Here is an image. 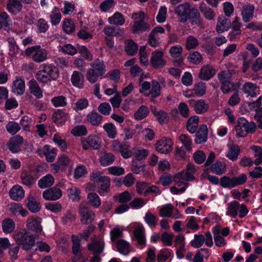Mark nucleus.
<instances>
[{"label":"nucleus","instance_id":"obj_26","mask_svg":"<svg viewBox=\"0 0 262 262\" xmlns=\"http://www.w3.org/2000/svg\"><path fill=\"white\" fill-rule=\"evenodd\" d=\"M258 87L256 84L251 82H246L243 86V90L244 93L247 95V96L254 97L256 96L258 92Z\"/></svg>","mask_w":262,"mask_h":262},{"label":"nucleus","instance_id":"obj_42","mask_svg":"<svg viewBox=\"0 0 262 262\" xmlns=\"http://www.w3.org/2000/svg\"><path fill=\"white\" fill-rule=\"evenodd\" d=\"M28 200L27 207L31 212L36 213L40 210L41 206L35 199L33 197H28Z\"/></svg>","mask_w":262,"mask_h":262},{"label":"nucleus","instance_id":"obj_43","mask_svg":"<svg viewBox=\"0 0 262 262\" xmlns=\"http://www.w3.org/2000/svg\"><path fill=\"white\" fill-rule=\"evenodd\" d=\"M114 155L111 153H105L100 158V162L102 166H106L112 164L115 161Z\"/></svg>","mask_w":262,"mask_h":262},{"label":"nucleus","instance_id":"obj_64","mask_svg":"<svg viewBox=\"0 0 262 262\" xmlns=\"http://www.w3.org/2000/svg\"><path fill=\"white\" fill-rule=\"evenodd\" d=\"M71 133L75 136H81L87 134V129L84 125H78L72 129Z\"/></svg>","mask_w":262,"mask_h":262},{"label":"nucleus","instance_id":"obj_61","mask_svg":"<svg viewBox=\"0 0 262 262\" xmlns=\"http://www.w3.org/2000/svg\"><path fill=\"white\" fill-rule=\"evenodd\" d=\"M221 90L224 94H228L235 90V84L231 81L222 83Z\"/></svg>","mask_w":262,"mask_h":262},{"label":"nucleus","instance_id":"obj_53","mask_svg":"<svg viewBox=\"0 0 262 262\" xmlns=\"http://www.w3.org/2000/svg\"><path fill=\"white\" fill-rule=\"evenodd\" d=\"M240 148L237 145L231 146L229 150L227 157L232 161L236 160L239 155Z\"/></svg>","mask_w":262,"mask_h":262},{"label":"nucleus","instance_id":"obj_34","mask_svg":"<svg viewBox=\"0 0 262 262\" xmlns=\"http://www.w3.org/2000/svg\"><path fill=\"white\" fill-rule=\"evenodd\" d=\"M200 10L204 16L207 19L211 20L214 18L215 13L213 10L206 4L202 3L200 6Z\"/></svg>","mask_w":262,"mask_h":262},{"label":"nucleus","instance_id":"obj_24","mask_svg":"<svg viewBox=\"0 0 262 262\" xmlns=\"http://www.w3.org/2000/svg\"><path fill=\"white\" fill-rule=\"evenodd\" d=\"M29 88L30 93L36 98L40 99L43 97L42 91L35 80L32 79L29 82Z\"/></svg>","mask_w":262,"mask_h":262},{"label":"nucleus","instance_id":"obj_12","mask_svg":"<svg viewBox=\"0 0 262 262\" xmlns=\"http://www.w3.org/2000/svg\"><path fill=\"white\" fill-rule=\"evenodd\" d=\"M164 53L161 51H156L152 52L150 58V63L155 69H160L163 67L166 63L163 58Z\"/></svg>","mask_w":262,"mask_h":262},{"label":"nucleus","instance_id":"obj_18","mask_svg":"<svg viewBox=\"0 0 262 262\" xmlns=\"http://www.w3.org/2000/svg\"><path fill=\"white\" fill-rule=\"evenodd\" d=\"M215 74V70L210 65L207 64L202 67L199 74L200 79L204 80H208Z\"/></svg>","mask_w":262,"mask_h":262},{"label":"nucleus","instance_id":"obj_9","mask_svg":"<svg viewBox=\"0 0 262 262\" xmlns=\"http://www.w3.org/2000/svg\"><path fill=\"white\" fill-rule=\"evenodd\" d=\"M79 212L81 216V222L83 224L91 223L95 219L94 212L84 204H80Z\"/></svg>","mask_w":262,"mask_h":262},{"label":"nucleus","instance_id":"obj_38","mask_svg":"<svg viewBox=\"0 0 262 262\" xmlns=\"http://www.w3.org/2000/svg\"><path fill=\"white\" fill-rule=\"evenodd\" d=\"M50 18L52 25L55 26L60 23L61 19V14L58 7H55L53 9L50 15Z\"/></svg>","mask_w":262,"mask_h":262},{"label":"nucleus","instance_id":"obj_31","mask_svg":"<svg viewBox=\"0 0 262 262\" xmlns=\"http://www.w3.org/2000/svg\"><path fill=\"white\" fill-rule=\"evenodd\" d=\"M199 118L197 116H193L189 118L186 124L187 130L191 133H194L198 128Z\"/></svg>","mask_w":262,"mask_h":262},{"label":"nucleus","instance_id":"obj_14","mask_svg":"<svg viewBox=\"0 0 262 262\" xmlns=\"http://www.w3.org/2000/svg\"><path fill=\"white\" fill-rule=\"evenodd\" d=\"M92 242L88 245V249L93 254H100L104 250V242L101 240H98L95 237L91 238Z\"/></svg>","mask_w":262,"mask_h":262},{"label":"nucleus","instance_id":"obj_4","mask_svg":"<svg viewBox=\"0 0 262 262\" xmlns=\"http://www.w3.org/2000/svg\"><path fill=\"white\" fill-rule=\"evenodd\" d=\"M237 124L235 126L236 136L239 137H245L248 134H253L255 132L256 125L254 122H248L244 118L238 119Z\"/></svg>","mask_w":262,"mask_h":262},{"label":"nucleus","instance_id":"obj_20","mask_svg":"<svg viewBox=\"0 0 262 262\" xmlns=\"http://www.w3.org/2000/svg\"><path fill=\"white\" fill-rule=\"evenodd\" d=\"M188 20L192 25H196L198 27L203 26V20L201 17L199 10L194 7L192 8L191 12L189 14Z\"/></svg>","mask_w":262,"mask_h":262},{"label":"nucleus","instance_id":"obj_30","mask_svg":"<svg viewBox=\"0 0 262 262\" xmlns=\"http://www.w3.org/2000/svg\"><path fill=\"white\" fill-rule=\"evenodd\" d=\"M254 10V6L253 5L248 4L243 7L242 15L243 20L245 22H248L252 18Z\"/></svg>","mask_w":262,"mask_h":262},{"label":"nucleus","instance_id":"obj_11","mask_svg":"<svg viewBox=\"0 0 262 262\" xmlns=\"http://www.w3.org/2000/svg\"><path fill=\"white\" fill-rule=\"evenodd\" d=\"M193 174L187 170H183L175 175L173 178L174 182L179 186L184 184L186 186L188 185V183L186 181H191L195 179Z\"/></svg>","mask_w":262,"mask_h":262},{"label":"nucleus","instance_id":"obj_37","mask_svg":"<svg viewBox=\"0 0 262 262\" xmlns=\"http://www.w3.org/2000/svg\"><path fill=\"white\" fill-rule=\"evenodd\" d=\"M234 74L233 71L224 70L217 74V78L221 83L231 81V78Z\"/></svg>","mask_w":262,"mask_h":262},{"label":"nucleus","instance_id":"obj_39","mask_svg":"<svg viewBox=\"0 0 262 262\" xmlns=\"http://www.w3.org/2000/svg\"><path fill=\"white\" fill-rule=\"evenodd\" d=\"M108 20L111 24L116 26H121L125 22L123 15L118 12H116L112 17H109Z\"/></svg>","mask_w":262,"mask_h":262},{"label":"nucleus","instance_id":"obj_44","mask_svg":"<svg viewBox=\"0 0 262 262\" xmlns=\"http://www.w3.org/2000/svg\"><path fill=\"white\" fill-rule=\"evenodd\" d=\"M118 251L121 254L127 255L129 252V245L124 240L119 239L117 242Z\"/></svg>","mask_w":262,"mask_h":262},{"label":"nucleus","instance_id":"obj_50","mask_svg":"<svg viewBox=\"0 0 262 262\" xmlns=\"http://www.w3.org/2000/svg\"><path fill=\"white\" fill-rule=\"evenodd\" d=\"M83 75L80 72L75 71H74L71 77V81L72 84L78 88H81L82 83L80 80L82 78Z\"/></svg>","mask_w":262,"mask_h":262},{"label":"nucleus","instance_id":"obj_2","mask_svg":"<svg viewBox=\"0 0 262 262\" xmlns=\"http://www.w3.org/2000/svg\"><path fill=\"white\" fill-rule=\"evenodd\" d=\"M91 68L86 73V78L91 83H95L98 77H102L106 72V67L102 60L96 59L90 63Z\"/></svg>","mask_w":262,"mask_h":262},{"label":"nucleus","instance_id":"obj_1","mask_svg":"<svg viewBox=\"0 0 262 262\" xmlns=\"http://www.w3.org/2000/svg\"><path fill=\"white\" fill-rule=\"evenodd\" d=\"M59 75L58 69L55 66L43 64L41 66V69L36 73V78L39 82L46 83L48 81L56 80Z\"/></svg>","mask_w":262,"mask_h":262},{"label":"nucleus","instance_id":"obj_52","mask_svg":"<svg viewBox=\"0 0 262 262\" xmlns=\"http://www.w3.org/2000/svg\"><path fill=\"white\" fill-rule=\"evenodd\" d=\"M193 91L198 96L204 95L206 91L205 83L203 82H199L194 85Z\"/></svg>","mask_w":262,"mask_h":262},{"label":"nucleus","instance_id":"obj_15","mask_svg":"<svg viewBox=\"0 0 262 262\" xmlns=\"http://www.w3.org/2000/svg\"><path fill=\"white\" fill-rule=\"evenodd\" d=\"M84 149L88 150L90 147L94 149H98L100 147V142L96 136H89L85 140L81 141Z\"/></svg>","mask_w":262,"mask_h":262},{"label":"nucleus","instance_id":"obj_25","mask_svg":"<svg viewBox=\"0 0 262 262\" xmlns=\"http://www.w3.org/2000/svg\"><path fill=\"white\" fill-rule=\"evenodd\" d=\"M25 191L19 185L14 186L9 191V195L11 199L15 201H19L24 196Z\"/></svg>","mask_w":262,"mask_h":262},{"label":"nucleus","instance_id":"obj_23","mask_svg":"<svg viewBox=\"0 0 262 262\" xmlns=\"http://www.w3.org/2000/svg\"><path fill=\"white\" fill-rule=\"evenodd\" d=\"M189 104L194 107L196 113H203L208 109V105L203 100L196 101L194 99L190 100Z\"/></svg>","mask_w":262,"mask_h":262},{"label":"nucleus","instance_id":"obj_47","mask_svg":"<svg viewBox=\"0 0 262 262\" xmlns=\"http://www.w3.org/2000/svg\"><path fill=\"white\" fill-rule=\"evenodd\" d=\"M199 45L198 39L192 35L188 36L186 39L185 48L189 50L195 49Z\"/></svg>","mask_w":262,"mask_h":262},{"label":"nucleus","instance_id":"obj_8","mask_svg":"<svg viewBox=\"0 0 262 262\" xmlns=\"http://www.w3.org/2000/svg\"><path fill=\"white\" fill-rule=\"evenodd\" d=\"M192 8L188 3L181 4L175 8V13L179 17L180 22L184 23L188 20L189 14L191 12Z\"/></svg>","mask_w":262,"mask_h":262},{"label":"nucleus","instance_id":"obj_6","mask_svg":"<svg viewBox=\"0 0 262 262\" xmlns=\"http://www.w3.org/2000/svg\"><path fill=\"white\" fill-rule=\"evenodd\" d=\"M27 56L32 55V58L36 62H41L45 61L47 56V51L40 46H35L28 48L25 51Z\"/></svg>","mask_w":262,"mask_h":262},{"label":"nucleus","instance_id":"obj_13","mask_svg":"<svg viewBox=\"0 0 262 262\" xmlns=\"http://www.w3.org/2000/svg\"><path fill=\"white\" fill-rule=\"evenodd\" d=\"M41 219L37 216L29 217L26 222V227L28 230L36 233L40 232L42 230L41 225Z\"/></svg>","mask_w":262,"mask_h":262},{"label":"nucleus","instance_id":"obj_56","mask_svg":"<svg viewBox=\"0 0 262 262\" xmlns=\"http://www.w3.org/2000/svg\"><path fill=\"white\" fill-rule=\"evenodd\" d=\"M188 61L193 64H199L202 60V57L201 54L197 51L190 53L187 58Z\"/></svg>","mask_w":262,"mask_h":262},{"label":"nucleus","instance_id":"obj_5","mask_svg":"<svg viewBox=\"0 0 262 262\" xmlns=\"http://www.w3.org/2000/svg\"><path fill=\"white\" fill-rule=\"evenodd\" d=\"M132 18L134 20V23L132 28L133 33H138L149 30L150 25L144 21L145 14L143 12L140 11L139 13H133Z\"/></svg>","mask_w":262,"mask_h":262},{"label":"nucleus","instance_id":"obj_45","mask_svg":"<svg viewBox=\"0 0 262 262\" xmlns=\"http://www.w3.org/2000/svg\"><path fill=\"white\" fill-rule=\"evenodd\" d=\"M62 28L64 32L67 34H71L75 31V25L72 19L65 18L62 23Z\"/></svg>","mask_w":262,"mask_h":262},{"label":"nucleus","instance_id":"obj_41","mask_svg":"<svg viewBox=\"0 0 262 262\" xmlns=\"http://www.w3.org/2000/svg\"><path fill=\"white\" fill-rule=\"evenodd\" d=\"M179 139L183 145L186 150L190 151L192 150V141L190 137L186 134H181Z\"/></svg>","mask_w":262,"mask_h":262},{"label":"nucleus","instance_id":"obj_32","mask_svg":"<svg viewBox=\"0 0 262 262\" xmlns=\"http://www.w3.org/2000/svg\"><path fill=\"white\" fill-rule=\"evenodd\" d=\"M68 114L62 110H58L52 115V120L57 124H60L64 122L68 117Z\"/></svg>","mask_w":262,"mask_h":262},{"label":"nucleus","instance_id":"obj_58","mask_svg":"<svg viewBox=\"0 0 262 262\" xmlns=\"http://www.w3.org/2000/svg\"><path fill=\"white\" fill-rule=\"evenodd\" d=\"M173 210V206L171 204H167L160 209V215L162 217H170Z\"/></svg>","mask_w":262,"mask_h":262},{"label":"nucleus","instance_id":"obj_16","mask_svg":"<svg viewBox=\"0 0 262 262\" xmlns=\"http://www.w3.org/2000/svg\"><path fill=\"white\" fill-rule=\"evenodd\" d=\"M62 195L61 190L56 187L46 189L42 193L43 198L46 200L56 201Z\"/></svg>","mask_w":262,"mask_h":262},{"label":"nucleus","instance_id":"obj_40","mask_svg":"<svg viewBox=\"0 0 262 262\" xmlns=\"http://www.w3.org/2000/svg\"><path fill=\"white\" fill-rule=\"evenodd\" d=\"M211 171L216 174H222L226 170V164L220 161H216L210 167Z\"/></svg>","mask_w":262,"mask_h":262},{"label":"nucleus","instance_id":"obj_49","mask_svg":"<svg viewBox=\"0 0 262 262\" xmlns=\"http://www.w3.org/2000/svg\"><path fill=\"white\" fill-rule=\"evenodd\" d=\"M103 127L109 138L112 139L115 138L117 135V130L115 126L113 123H106L103 125Z\"/></svg>","mask_w":262,"mask_h":262},{"label":"nucleus","instance_id":"obj_55","mask_svg":"<svg viewBox=\"0 0 262 262\" xmlns=\"http://www.w3.org/2000/svg\"><path fill=\"white\" fill-rule=\"evenodd\" d=\"M220 185L224 188H233L235 187L233 178L224 176L220 179Z\"/></svg>","mask_w":262,"mask_h":262},{"label":"nucleus","instance_id":"obj_22","mask_svg":"<svg viewBox=\"0 0 262 262\" xmlns=\"http://www.w3.org/2000/svg\"><path fill=\"white\" fill-rule=\"evenodd\" d=\"M7 9L9 12L16 14L19 13L23 9V5L19 0H8L7 4Z\"/></svg>","mask_w":262,"mask_h":262},{"label":"nucleus","instance_id":"obj_57","mask_svg":"<svg viewBox=\"0 0 262 262\" xmlns=\"http://www.w3.org/2000/svg\"><path fill=\"white\" fill-rule=\"evenodd\" d=\"M69 197L73 201H79L80 200L81 193L79 188L73 187L68 189Z\"/></svg>","mask_w":262,"mask_h":262},{"label":"nucleus","instance_id":"obj_63","mask_svg":"<svg viewBox=\"0 0 262 262\" xmlns=\"http://www.w3.org/2000/svg\"><path fill=\"white\" fill-rule=\"evenodd\" d=\"M205 242V237L202 234H195L194 235V238L191 242V245L195 248H199L201 247Z\"/></svg>","mask_w":262,"mask_h":262},{"label":"nucleus","instance_id":"obj_21","mask_svg":"<svg viewBox=\"0 0 262 262\" xmlns=\"http://www.w3.org/2000/svg\"><path fill=\"white\" fill-rule=\"evenodd\" d=\"M230 26L231 23L229 18L223 16L218 17L217 23L215 28L217 32L219 33H223L225 31L227 30Z\"/></svg>","mask_w":262,"mask_h":262},{"label":"nucleus","instance_id":"obj_46","mask_svg":"<svg viewBox=\"0 0 262 262\" xmlns=\"http://www.w3.org/2000/svg\"><path fill=\"white\" fill-rule=\"evenodd\" d=\"M149 111L147 107L141 105L134 114V117L137 120H140L145 118L149 114Z\"/></svg>","mask_w":262,"mask_h":262},{"label":"nucleus","instance_id":"obj_51","mask_svg":"<svg viewBox=\"0 0 262 262\" xmlns=\"http://www.w3.org/2000/svg\"><path fill=\"white\" fill-rule=\"evenodd\" d=\"M89 202L94 207H99L101 205V200L99 196L95 193L91 192L88 195Z\"/></svg>","mask_w":262,"mask_h":262},{"label":"nucleus","instance_id":"obj_10","mask_svg":"<svg viewBox=\"0 0 262 262\" xmlns=\"http://www.w3.org/2000/svg\"><path fill=\"white\" fill-rule=\"evenodd\" d=\"M112 147L114 151L120 152L124 158H129L132 155L129 145L122 144L118 140H114L112 142Z\"/></svg>","mask_w":262,"mask_h":262},{"label":"nucleus","instance_id":"obj_33","mask_svg":"<svg viewBox=\"0 0 262 262\" xmlns=\"http://www.w3.org/2000/svg\"><path fill=\"white\" fill-rule=\"evenodd\" d=\"M20 179L22 184L29 187L35 184L36 181L35 178L32 174L29 173L26 171L22 172Z\"/></svg>","mask_w":262,"mask_h":262},{"label":"nucleus","instance_id":"obj_17","mask_svg":"<svg viewBox=\"0 0 262 262\" xmlns=\"http://www.w3.org/2000/svg\"><path fill=\"white\" fill-rule=\"evenodd\" d=\"M23 143V138L20 135L12 137L7 143L9 149L13 153L18 152L20 150V146Z\"/></svg>","mask_w":262,"mask_h":262},{"label":"nucleus","instance_id":"obj_60","mask_svg":"<svg viewBox=\"0 0 262 262\" xmlns=\"http://www.w3.org/2000/svg\"><path fill=\"white\" fill-rule=\"evenodd\" d=\"M161 93V86L159 82L156 80L152 81V88L150 95L152 98H157L160 96Z\"/></svg>","mask_w":262,"mask_h":262},{"label":"nucleus","instance_id":"obj_29","mask_svg":"<svg viewBox=\"0 0 262 262\" xmlns=\"http://www.w3.org/2000/svg\"><path fill=\"white\" fill-rule=\"evenodd\" d=\"M134 235L139 245L143 246L145 245V229L143 226L136 228L134 230Z\"/></svg>","mask_w":262,"mask_h":262},{"label":"nucleus","instance_id":"obj_35","mask_svg":"<svg viewBox=\"0 0 262 262\" xmlns=\"http://www.w3.org/2000/svg\"><path fill=\"white\" fill-rule=\"evenodd\" d=\"M12 91L17 95H21L25 92V82L21 79L15 80L13 83Z\"/></svg>","mask_w":262,"mask_h":262},{"label":"nucleus","instance_id":"obj_3","mask_svg":"<svg viewBox=\"0 0 262 262\" xmlns=\"http://www.w3.org/2000/svg\"><path fill=\"white\" fill-rule=\"evenodd\" d=\"M13 237L17 245L25 250H30L35 245L34 235L26 230L24 231L15 232L13 234Z\"/></svg>","mask_w":262,"mask_h":262},{"label":"nucleus","instance_id":"obj_28","mask_svg":"<svg viewBox=\"0 0 262 262\" xmlns=\"http://www.w3.org/2000/svg\"><path fill=\"white\" fill-rule=\"evenodd\" d=\"M54 178L51 174H48L42 177L38 182V185L40 188L45 189L50 187L54 183Z\"/></svg>","mask_w":262,"mask_h":262},{"label":"nucleus","instance_id":"obj_27","mask_svg":"<svg viewBox=\"0 0 262 262\" xmlns=\"http://www.w3.org/2000/svg\"><path fill=\"white\" fill-rule=\"evenodd\" d=\"M102 120V116L98 113L93 111L86 116V121L93 126H99Z\"/></svg>","mask_w":262,"mask_h":262},{"label":"nucleus","instance_id":"obj_7","mask_svg":"<svg viewBox=\"0 0 262 262\" xmlns=\"http://www.w3.org/2000/svg\"><path fill=\"white\" fill-rule=\"evenodd\" d=\"M172 140L167 137H163L155 144L156 150L162 154H168L172 150Z\"/></svg>","mask_w":262,"mask_h":262},{"label":"nucleus","instance_id":"obj_19","mask_svg":"<svg viewBox=\"0 0 262 262\" xmlns=\"http://www.w3.org/2000/svg\"><path fill=\"white\" fill-rule=\"evenodd\" d=\"M208 137V128L205 124L201 125L195 134V142L202 144L205 142Z\"/></svg>","mask_w":262,"mask_h":262},{"label":"nucleus","instance_id":"obj_62","mask_svg":"<svg viewBox=\"0 0 262 262\" xmlns=\"http://www.w3.org/2000/svg\"><path fill=\"white\" fill-rule=\"evenodd\" d=\"M51 102L55 107L64 106L67 104L66 98L63 96L53 97Z\"/></svg>","mask_w":262,"mask_h":262},{"label":"nucleus","instance_id":"obj_59","mask_svg":"<svg viewBox=\"0 0 262 262\" xmlns=\"http://www.w3.org/2000/svg\"><path fill=\"white\" fill-rule=\"evenodd\" d=\"M8 132L12 135L17 133L20 129V125L16 122H9L6 126Z\"/></svg>","mask_w":262,"mask_h":262},{"label":"nucleus","instance_id":"obj_36","mask_svg":"<svg viewBox=\"0 0 262 262\" xmlns=\"http://www.w3.org/2000/svg\"><path fill=\"white\" fill-rule=\"evenodd\" d=\"M2 226L4 232L10 233L14 230L15 224L12 219L8 218L3 221Z\"/></svg>","mask_w":262,"mask_h":262},{"label":"nucleus","instance_id":"obj_48","mask_svg":"<svg viewBox=\"0 0 262 262\" xmlns=\"http://www.w3.org/2000/svg\"><path fill=\"white\" fill-rule=\"evenodd\" d=\"M138 50L137 44L133 40H129L125 46V50L127 55H134Z\"/></svg>","mask_w":262,"mask_h":262},{"label":"nucleus","instance_id":"obj_54","mask_svg":"<svg viewBox=\"0 0 262 262\" xmlns=\"http://www.w3.org/2000/svg\"><path fill=\"white\" fill-rule=\"evenodd\" d=\"M239 209V204L235 201H233L228 204V211L227 213L233 217H235L237 214V211Z\"/></svg>","mask_w":262,"mask_h":262}]
</instances>
